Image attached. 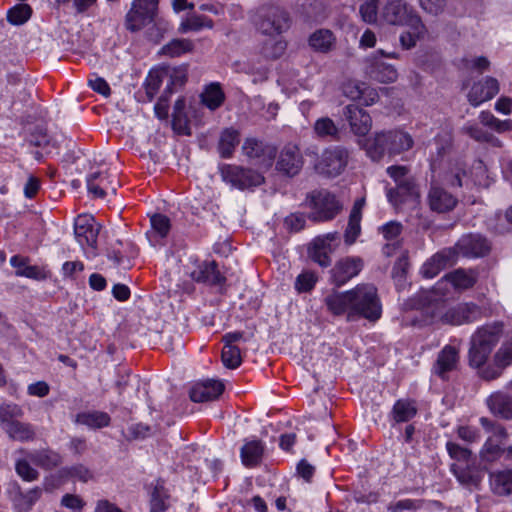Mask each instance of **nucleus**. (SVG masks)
Returning a JSON list of instances; mask_svg holds the SVG:
<instances>
[{
    "label": "nucleus",
    "mask_w": 512,
    "mask_h": 512,
    "mask_svg": "<svg viewBox=\"0 0 512 512\" xmlns=\"http://www.w3.org/2000/svg\"><path fill=\"white\" fill-rule=\"evenodd\" d=\"M501 334L502 326L493 324L478 328L471 337L469 364L480 369L479 375L484 380L491 381L499 378L503 371L512 365V334L504 338L492 357V363L487 364Z\"/></svg>",
    "instance_id": "nucleus-1"
},
{
    "label": "nucleus",
    "mask_w": 512,
    "mask_h": 512,
    "mask_svg": "<svg viewBox=\"0 0 512 512\" xmlns=\"http://www.w3.org/2000/svg\"><path fill=\"white\" fill-rule=\"evenodd\" d=\"M324 305L333 316H343L347 321L360 318L375 322L382 315V305L377 288L368 283H361L350 290L331 291L324 297Z\"/></svg>",
    "instance_id": "nucleus-2"
},
{
    "label": "nucleus",
    "mask_w": 512,
    "mask_h": 512,
    "mask_svg": "<svg viewBox=\"0 0 512 512\" xmlns=\"http://www.w3.org/2000/svg\"><path fill=\"white\" fill-rule=\"evenodd\" d=\"M358 144L371 160L380 161L386 154L395 156L410 150L414 145V139L407 131L393 129L359 139Z\"/></svg>",
    "instance_id": "nucleus-3"
},
{
    "label": "nucleus",
    "mask_w": 512,
    "mask_h": 512,
    "mask_svg": "<svg viewBox=\"0 0 512 512\" xmlns=\"http://www.w3.org/2000/svg\"><path fill=\"white\" fill-rule=\"evenodd\" d=\"M386 172L396 183V188L387 190L388 201L397 209L406 202L417 204L420 194L409 169L403 165H393Z\"/></svg>",
    "instance_id": "nucleus-4"
},
{
    "label": "nucleus",
    "mask_w": 512,
    "mask_h": 512,
    "mask_svg": "<svg viewBox=\"0 0 512 512\" xmlns=\"http://www.w3.org/2000/svg\"><path fill=\"white\" fill-rule=\"evenodd\" d=\"M219 174L224 183L238 190L253 189L264 182L261 173L237 164L219 165Z\"/></svg>",
    "instance_id": "nucleus-5"
},
{
    "label": "nucleus",
    "mask_w": 512,
    "mask_h": 512,
    "mask_svg": "<svg viewBox=\"0 0 512 512\" xmlns=\"http://www.w3.org/2000/svg\"><path fill=\"white\" fill-rule=\"evenodd\" d=\"M291 26L289 14L277 6L263 7L259 10L256 22L257 30L264 36H281Z\"/></svg>",
    "instance_id": "nucleus-6"
},
{
    "label": "nucleus",
    "mask_w": 512,
    "mask_h": 512,
    "mask_svg": "<svg viewBox=\"0 0 512 512\" xmlns=\"http://www.w3.org/2000/svg\"><path fill=\"white\" fill-rule=\"evenodd\" d=\"M481 309L473 303H459L454 306H441L433 315V321L448 325H462L478 320Z\"/></svg>",
    "instance_id": "nucleus-7"
},
{
    "label": "nucleus",
    "mask_w": 512,
    "mask_h": 512,
    "mask_svg": "<svg viewBox=\"0 0 512 512\" xmlns=\"http://www.w3.org/2000/svg\"><path fill=\"white\" fill-rule=\"evenodd\" d=\"M100 225L90 214L79 215L74 223V235L88 258L96 256V246Z\"/></svg>",
    "instance_id": "nucleus-8"
},
{
    "label": "nucleus",
    "mask_w": 512,
    "mask_h": 512,
    "mask_svg": "<svg viewBox=\"0 0 512 512\" xmlns=\"http://www.w3.org/2000/svg\"><path fill=\"white\" fill-rule=\"evenodd\" d=\"M348 161L349 151L341 146H333L321 153L315 164V169L320 174L335 177L345 170Z\"/></svg>",
    "instance_id": "nucleus-9"
},
{
    "label": "nucleus",
    "mask_w": 512,
    "mask_h": 512,
    "mask_svg": "<svg viewBox=\"0 0 512 512\" xmlns=\"http://www.w3.org/2000/svg\"><path fill=\"white\" fill-rule=\"evenodd\" d=\"M242 154L259 167L270 168L276 156V147L254 137H247L242 146Z\"/></svg>",
    "instance_id": "nucleus-10"
},
{
    "label": "nucleus",
    "mask_w": 512,
    "mask_h": 512,
    "mask_svg": "<svg viewBox=\"0 0 512 512\" xmlns=\"http://www.w3.org/2000/svg\"><path fill=\"white\" fill-rule=\"evenodd\" d=\"M310 203L313 210L310 218L318 222L333 219L342 209V204L335 195L325 190L313 192Z\"/></svg>",
    "instance_id": "nucleus-11"
},
{
    "label": "nucleus",
    "mask_w": 512,
    "mask_h": 512,
    "mask_svg": "<svg viewBox=\"0 0 512 512\" xmlns=\"http://www.w3.org/2000/svg\"><path fill=\"white\" fill-rule=\"evenodd\" d=\"M159 0H133L131 9L126 15V27L130 31H138L150 23L157 12Z\"/></svg>",
    "instance_id": "nucleus-12"
},
{
    "label": "nucleus",
    "mask_w": 512,
    "mask_h": 512,
    "mask_svg": "<svg viewBox=\"0 0 512 512\" xmlns=\"http://www.w3.org/2000/svg\"><path fill=\"white\" fill-rule=\"evenodd\" d=\"M86 183L88 192L96 198H104L109 193L116 194L120 185L116 175L110 174L108 170H98L89 173Z\"/></svg>",
    "instance_id": "nucleus-13"
},
{
    "label": "nucleus",
    "mask_w": 512,
    "mask_h": 512,
    "mask_svg": "<svg viewBox=\"0 0 512 512\" xmlns=\"http://www.w3.org/2000/svg\"><path fill=\"white\" fill-rule=\"evenodd\" d=\"M362 268L363 260L360 257L341 258L330 270V280L335 286L341 287L356 277Z\"/></svg>",
    "instance_id": "nucleus-14"
},
{
    "label": "nucleus",
    "mask_w": 512,
    "mask_h": 512,
    "mask_svg": "<svg viewBox=\"0 0 512 512\" xmlns=\"http://www.w3.org/2000/svg\"><path fill=\"white\" fill-rule=\"evenodd\" d=\"M303 166V157L298 146L287 144L281 150L276 169L287 176L297 175Z\"/></svg>",
    "instance_id": "nucleus-15"
},
{
    "label": "nucleus",
    "mask_w": 512,
    "mask_h": 512,
    "mask_svg": "<svg viewBox=\"0 0 512 512\" xmlns=\"http://www.w3.org/2000/svg\"><path fill=\"white\" fill-rule=\"evenodd\" d=\"M456 257L462 255L465 257H481L488 253L490 246L485 238L477 234H468L462 236L454 247Z\"/></svg>",
    "instance_id": "nucleus-16"
},
{
    "label": "nucleus",
    "mask_w": 512,
    "mask_h": 512,
    "mask_svg": "<svg viewBox=\"0 0 512 512\" xmlns=\"http://www.w3.org/2000/svg\"><path fill=\"white\" fill-rule=\"evenodd\" d=\"M382 17L389 24L406 26L413 17L419 15L401 0H392L385 5Z\"/></svg>",
    "instance_id": "nucleus-17"
},
{
    "label": "nucleus",
    "mask_w": 512,
    "mask_h": 512,
    "mask_svg": "<svg viewBox=\"0 0 512 512\" xmlns=\"http://www.w3.org/2000/svg\"><path fill=\"white\" fill-rule=\"evenodd\" d=\"M189 274L198 283L221 285L225 281L215 261H195Z\"/></svg>",
    "instance_id": "nucleus-18"
},
{
    "label": "nucleus",
    "mask_w": 512,
    "mask_h": 512,
    "mask_svg": "<svg viewBox=\"0 0 512 512\" xmlns=\"http://www.w3.org/2000/svg\"><path fill=\"white\" fill-rule=\"evenodd\" d=\"M427 201L430 209L437 213H447L457 204L456 197L435 182L431 184Z\"/></svg>",
    "instance_id": "nucleus-19"
},
{
    "label": "nucleus",
    "mask_w": 512,
    "mask_h": 512,
    "mask_svg": "<svg viewBox=\"0 0 512 512\" xmlns=\"http://www.w3.org/2000/svg\"><path fill=\"white\" fill-rule=\"evenodd\" d=\"M344 115L348 121L351 131L363 138L368 134L372 127V119L370 115L362 108L350 104L344 109Z\"/></svg>",
    "instance_id": "nucleus-20"
},
{
    "label": "nucleus",
    "mask_w": 512,
    "mask_h": 512,
    "mask_svg": "<svg viewBox=\"0 0 512 512\" xmlns=\"http://www.w3.org/2000/svg\"><path fill=\"white\" fill-rule=\"evenodd\" d=\"M499 92V83L493 77H486L473 84L467 94L468 101L473 106L492 99Z\"/></svg>",
    "instance_id": "nucleus-21"
},
{
    "label": "nucleus",
    "mask_w": 512,
    "mask_h": 512,
    "mask_svg": "<svg viewBox=\"0 0 512 512\" xmlns=\"http://www.w3.org/2000/svg\"><path fill=\"white\" fill-rule=\"evenodd\" d=\"M224 391V384L219 380L207 379L195 383L190 390V399L193 402L214 401Z\"/></svg>",
    "instance_id": "nucleus-22"
},
{
    "label": "nucleus",
    "mask_w": 512,
    "mask_h": 512,
    "mask_svg": "<svg viewBox=\"0 0 512 512\" xmlns=\"http://www.w3.org/2000/svg\"><path fill=\"white\" fill-rule=\"evenodd\" d=\"M456 261V252L454 249H443L433 255L429 260H427L422 268L421 274L423 277L431 279L437 276L441 270L446 268L447 266H451Z\"/></svg>",
    "instance_id": "nucleus-23"
},
{
    "label": "nucleus",
    "mask_w": 512,
    "mask_h": 512,
    "mask_svg": "<svg viewBox=\"0 0 512 512\" xmlns=\"http://www.w3.org/2000/svg\"><path fill=\"white\" fill-rule=\"evenodd\" d=\"M366 74L373 80L381 83L394 82L398 73L391 64L379 61L376 55H372L367 59Z\"/></svg>",
    "instance_id": "nucleus-24"
},
{
    "label": "nucleus",
    "mask_w": 512,
    "mask_h": 512,
    "mask_svg": "<svg viewBox=\"0 0 512 512\" xmlns=\"http://www.w3.org/2000/svg\"><path fill=\"white\" fill-rule=\"evenodd\" d=\"M459 361L458 351L455 347L445 346L438 354L433 367V372L442 379L447 378V374L457 368Z\"/></svg>",
    "instance_id": "nucleus-25"
},
{
    "label": "nucleus",
    "mask_w": 512,
    "mask_h": 512,
    "mask_svg": "<svg viewBox=\"0 0 512 512\" xmlns=\"http://www.w3.org/2000/svg\"><path fill=\"white\" fill-rule=\"evenodd\" d=\"M491 413L506 420L512 419V396L498 391L491 394L487 400Z\"/></svg>",
    "instance_id": "nucleus-26"
},
{
    "label": "nucleus",
    "mask_w": 512,
    "mask_h": 512,
    "mask_svg": "<svg viewBox=\"0 0 512 512\" xmlns=\"http://www.w3.org/2000/svg\"><path fill=\"white\" fill-rule=\"evenodd\" d=\"M365 201L364 199H358L350 212L348 225L345 230L344 238L345 243L347 245L353 244L357 237L361 233V218H362V210L364 207Z\"/></svg>",
    "instance_id": "nucleus-27"
},
{
    "label": "nucleus",
    "mask_w": 512,
    "mask_h": 512,
    "mask_svg": "<svg viewBox=\"0 0 512 512\" xmlns=\"http://www.w3.org/2000/svg\"><path fill=\"white\" fill-rule=\"evenodd\" d=\"M490 487L498 496L512 494V469L497 470L490 473Z\"/></svg>",
    "instance_id": "nucleus-28"
},
{
    "label": "nucleus",
    "mask_w": 512,
    "mask_h": 512,
    "mask_svg": "<svg viewBox=\"0 0 512 512\" xmlns=\"http://www.w3.org/2000/svg\"><path fill=\"white\" fill-rule=\"evenodd\" d=\"M406 27L408 30L400 35V43L404 49H411L418 40L424 38L427 30L420 17H413Z\"/></svg>",
    "instance_id": "nucleus-29"
},
{
    "label": "nucleus",
    "mask_w": 512,
    "mask_h": 512,
    "mask_svg": "<svg viewBox=\"0 0 512 512\" xmlns=\"http://www.w3.org/2000/svg\"><path fill=\"white\" fill-rule=\"evenodd\" d=\"M239 142L240 133L237 129L230 127L222 130L217 145L220 157L225 159L231 158Z\"/></svg>",
    "instance_id": "nucleus-30"
},
{
    "label": "nucleus",
    "mask_w": 512,
    "mask_h": 512,
    "mask_svg": "<svg viewBox=\"0 0 512 512\" xmlns=\"http://www.w3.org/2000/svg\"><path fill=\"white\" fill-rule=\"evenodd\" d=\"M110 416L102 411H88L78 413L75 417V423L85 425L91 429H100L109 426Z\"/></svg>",
    "instance_id": "nucleus-31"
},
{
    "label": "nucleus",
    "mask_w": 512,
    "mask_h": 512,
    "mask_svg": "<svg viewBox=\"0 0 512 512\" xmlns=\"http://www.w3.org/2000/svg\"><path fill=\"white\" fill-rule=\"evenodd\" d=\"M42 489L34 487L27 492L18 491L13 497V506L16 512H29L40 499Z\"/></svg>",
    "instance_id": "nucleus-32"
},
{
    "label": "nucleus",
    "mask_w": 512,
    "mask_h": 512,
    "mask_svg": "<svg viewBox=\"0 0 512 512\" xmlns=\"http://www.w3.org/2000/svg\"><path fill=\"white\" fill-rule=\"evenodd\" d=\"M286 48L287 42L282 36H272L261 44L260 54L266 59L275 60L285 53Z\"/></svg>",
    "instance_id": "nucleus-33"
},
{
    "label": "nucleus",
    "mask_w": 512,
    "mask_h": 512,
    "mask_svg": "<svg viewBox=\"0 0 512 512\" xmlns=\"http://www.w3.org/2000/svg\"><path fill=\"white\" fill-rule=\"evenodd\" d=\"M417 414V407L414 401L399 399L393 405L391 417L396 423L408 422Z\"/></svg>",
    "instance_id": "nucleus-34"
},
{
    "label": "nucleus",
    "mask_w": 512,
    "mask_h": 512,
    "mask_svg": "<svg viewBox=\"0 0 512 512\" xmlns=\"http://www.w3.org/2000/svg\"><path fill=\"white\" fill-rule=\"evenodd\" d=\"M442 282L450 283L455 289L464 290L472 287L476 282V276L472 271L458 269L445 275Z\"/></svg>",
    "instance_id": "nucleus-35"
},
{
    "label": "nucleus",
    "mask_w": 512,
    "mask_h": 512,
    "mask_svg": "<svg viewBox=\"0 0 512 512\" xmlns=\"http://www.w3.org/2000/svg\"><path fill=\"white\" fill-rule=\"evenodd\" d=\"M4 431L9 438L15 441L26 442L35 438L34 427L30 423L16 421L5 427Z\"/></svg>",
    "instance_id": "nucleus-36"
},
{
    "label": "nucleus",
    "mask_w": 512,
    "mask_h": 512,
    "mask_svg": "<svg viewBox=\"0 0 512 512\" xmlns=\"http://www.w3.org/2000/svg\"><path fill=\"white\" fill-rule=\"evenodd\" d=\"M313 131L321 139L336 140L339 136L338 126L329 117L318 118L313 125Z\"/></svg>",
    "instance_id": "nucleus-37"
},
{
    "label": "nucleus",
    "mask_w": 512,
    "mask_h": 512,
    "mask_svg": "<svg viewBox=\"0 0 512 512\" xmlns=\"http://www.w3.org/2000/svg\"><path fill=\"white\" fill-rule=\"evenodd\" d=\"M193 49L194 44L191 40L176 38L165 44L159 53L161 55L173 58L191 52Z\"/></svg>",
    "instance_id": "nucleus-38"
},
{
    "label": "nucleus",
    "mask_w": 512,
    "mask_h": 512,
    "mask_svg": "<svg viewBox=\"0 0 512 512\" xmlns=\"http://www.w3.org/2000/svg\"><path fill=\"white\" fill-rule=\"evenodd\" d=\"M335 42L333 33L327 29H319L315 31L309 38L310 46L320 52H328L331 50Z\"/></svg>",
    "instance_id": "nucleus-39"
},
{
    "label": "nucleus",
    "mask_w": 512,
    "mask_h": 512,
    "mask_svg": "<svg viewBox=\"0 0 512 512\" xmlns=\"http://www.w3.org/2000/svg\"><path fill=\"white\" fill-rule=\"evenodd\" d=\"M204 28L212 29L213 21L212 19L204 16L193 14L184 19L178 28L180 33H187L189 31H200Z\"/></svg>",
    "instance_id": "nucleus-40"
},
{
    "label": "nucleus",
    "mask_w": 512,
    "mask_h": 512,
    "mask_svg": "<svg viewBox=\"0 0 512 512\" xmlns=\"http://www.w3.org/2000/svg\"><path fill=\"white\" fill-rule=\"evenodd\" d=\"M224 93L219 84L212 83L201 94L202 103L210 110L220 107L224 101Z\"/></svg>",
    "instance_id": "nucleus-41"
},
{
    "label": "nucleus",
    "mask_w": 512,
    "mask_h": 512,
    "mask_svg": "<svg viewBox=\"0 0 512 512\" xmlns=\"http://www.w3.org/2000/svg\"><path fill=\"white\" fill-rule=\"evenodd\" d=\"M263 446L260 441L247 442L241 449V459L245 466L256 465L262 457Z\"/></svg>",
    "instance_id": "nucleus-42"
},
{
    "label": "nucleus",
    "mask_w": 512,
    "mask_h": 512,
    "mask_svg": "<svg viewBox=\"0 0 512 512\" xmlns=\"http://www.w3.org/2000/svg\"><path fill=\"white\" fill-rule=\"evenodd\" d=\"M31 462L35 465L45 469H51L58 466L61 462V457L58 453L50 450H42L28 454Z\"/></svg>",
    "instance_id": "nucleus-43"
},
{
    "label": "nucleus",
    "mask_w": 512,
    "mask_h": 512,
    "mask_svg": "<svg viewBox=\"0 0 512 512\" xmlns=\"http://www.w3.org/2000/svg\"><path fill=\"white\" fill-rule=\"evenodd\" d=\"M24 411L21 406L15 403H3L0 405V427L4 430L9 424L18 421L23 417Z\"/></svg>",
    "instance_id": "nucleus-44"
},
{
    "label": "nucleus",
    "mask_w": 512,
    "mask_h": 512,
    "mask_svg": "<svg viewBox=\"0 0 512 512\" xmlns=\"http://www.w3.org/2000/svg\"><path fill=\"white\" fill-rule=\"evenodd\" d=\"M452 133L449 130H443L438 133L430 144L431 154L435 153L437 158L446 155L452 147Z\"/></svg>",
    "instance_id": "nucleus-45"
},
{
    "label": "nucleus",
    "mask_w": 512,
    "mask_h": 512,
    "mask_svg": "<svg viewBox=\"0 0 512 512\" xmlns=\"http://www.w3.org/2000/svg\"><path fill=\"white\" fill-rule=\"evenodd\" d=\"M150 222L151 231L148 234L150 237L163 239L168 235L171 223L166 215L154 214L151 216Z\"/></svg>",
    "instance_id": "nucleus-46"
},
{
    "label": "nucleus",
    "mask_w": 512,
    "mask_h": 512,
    "mask_svg": "<svg viewBox=\"0 0 512 512\" xmlns=\"http://www.w3.org/2000/svg\"><path fill=\"white\" fill-rule=\"evenodd\" d=\"M451 471L453 472L454 476L457 478V480L465 486L471 487V486H478L481 477L474 472H472L467 467H461L456 464L451 466Z\"/></svg>",
    "instance_id": "nucleus-47"
},
{
    "label": "nucleus",
    "mask_w": 512,
    "mask_h": 512,
    "mask_svg": "<svg viewBox=\"0 0 512 512\" xmlns=\"http://www.w3.org/2000/svg\"><path fill=\"white\" fill-rule=\"evenodd\" d=\"M221 360L226 368L236 369L242 362L240 349L235 345H224Z\"/></svg>",
    "instance_id": "nucleus-48"
},
{
    "label": "nucleus",
    "mask_w": 512,
    "mask_h": 512,
    "mask_svg": "<svg viewBox=\"0 0 512 512\" xmlns=\"http://www.w3.org/2000/svg\"><path fill=\"white\" fill-rule=\"evenodd\" d=\"M32 10L27 4H18L7 13L8 21L13 25H22L31 17Z\"/></svg>",
    "instance_id": "nucleus-49"
},
{
    "label": "nucleus",
    "mask_w": 512,
    "mask_h": 512,
    "mask_svg": "<svg viewBox=\"0 0 512 512\" xmlns=\"http://www.w3.org/2000/svg\"><path fill=\"white\" fill-rule=\"evenodd\" d=\"M29 460V457L18 459L15 463V470L21 479L32 482L38 479L39 473L30 465Z\"/></svg>",
    "instance_id": "nucleus-50"
},
{
    "label": "nucleus",
    "mask_w": 512,
    "mask_h": 512,
    "mask_svg": "<svg viewBox=\"0 0 512 512\" xmlns=\"http://www.w3.org/2000/svg\"><path fill=\"white\" fill-rule=\"evenodd\" d=\"M359 13L364 22L375 23L378 15V0H364L359 7Z\"/></svg>",
    "instance_id": "nucleus-51"
},
{
    "label": "nucleus",
    "mask_w": 512,
    "mask_h": 512,
    "mask_svg": "<svg viewBox=\"0 0 512 512\" xmlns=\"http://www.w3.org/2000/svg\"><path fill=\"white\" fill-rule=\"evenodd\" d=\"M337 241H339V234L337 232H332L316 237L312 241V244H314L317 249L325 250L331 254L337 246Z\"/></svg>",
    "instance_id": "nucleus-52"
},
{
    "label": "nucleus",
    "mask_w": 512,
    "mask_h": 512,
    "mask_svg": "<svg viewBox=\"0 0 512 512\" xmlns=\"http://www.w3.org/2000/svg\"><path fill=\"white\" fill-rule=\"evenodd\" d=\"M317 283V276L310 271L299 274L295 280V289L299 293L311 291Z\"/></svg>",
    "instance_id": "nucleus-53"
},
{
    "label": "nucleus",
    "mask_w": 512,
    "mask_h": 512,
    "mask_svg": "<svg viewBox=\"0 0 512 512\" xmlns=\"http://www.w3.org/2000/svg\"><path fill=\"white\" fill-rule=\"evenodd\" d=\"M63 476L70 477L72 479L88 482L92 478V473L88 468L83 465H74L61 470Z\"/></svg>",
    "instance_id": "nucleus-54"
},
{
    "label": "nucleus",
    "mask_w": 512,
    "mask_h": 512,
    "mask_svg": "<svg viewBox=\"0 0 512 512\" xmlns=\"http://www.w3.org/2000/svg\"><path fill=\"white\" fill-rule=\"evenodd\" d=\"M365 83L357 80H348L342 85L343 94L351 99L358 100L363 97Z\"/></svg>",
    "instance_id": "nucleus-55"
},
{
    "label": "nucleus",
    "mask_w": 512,
    "mask_h": 512,
    "mask_svg": "<svg viewBox=\"0 0 512 512\" xmlns=\"http://www.w3.org/2000/svg\"><path fill=\"white\" fill-rule=\"evenodd\" d=\"M468 178L469 177L467 176L463 165L460 163H457L455 167L451 169L450 172L445 176V180L448 184L459 187H461L464 183H467Z\"/></svg>",
    "instance_id": "nucleus-56"
},
{
    "label": "nucleus",
    "mask_w": 512,
    "mask_h": 512,
    "mask_svg": "<svg viewBox=\"0 0 512 512\" xmlns=\"http://www.w3.org/2000/svg\"><path fill=\"white\" fill-rule=\"evenodd\" d=\"M481 456L485 461L493 462L503 456V448L498 444H494L492 439H488L484 444Z\"/></svg>",
    "instance_id": "nucleus-57"
},
{
    "label": "nucleus",
    "mask_w": 512,
    "mask_h": 512,
    "mask_svg": "<svg viewBox=\"0 0 512 512\" xmlns=\"http://www.w3.org/2000/svg\"><path fill=\"white\" fill-rule=\"evenodd\" d=\"M61 506L73 511V512H81L85 507V501L76 494H65L61 498Z\"/></svg>",
    "instance_id": "nucleus-58"
},
{
    "label": "nucleus",
    "mask_w": 512,
    "mask_h": 512,
    "mask_svg": "<svg viewBox=\"0 0 512 512\" xmlns=\"http://www.w3.org/2000/svg\"><path fill=\"white\" fill-rule=\"evenodd\" d=\"M167 496L162 488L156 487L151 496V512H162L167 508Z\"/></svg>",
    "instance_id": "nucleus-59"
},
{
    "label": "nucleus",
    "mask_w": 512,
    "mask_h": 512,
    "mask_svg": "<svg viewBox=\"0 0 512 512\" xmlns=\"http://www.w3.org/2000/svg\"><path fill=\"white\" fill-rule=\"evenodd\" d=\"M309 257L321 267H327L331 263L330 254L322 249H317L314 244L308 248Z\"/></svg>",
    "instance_id": "nucleus-60"
},
{
    "label": "nucleus",
    "mask_w": 512,
    "mask_h": 512,
    "mask_svg": "<svg viewBox=\"0 0 512 512\" xmlns=\"http://www.w3.org/2000/svg\"><path fill=\"white\" fill-rule=\"evenodd\" d=\"M446 449L450 457L458 461H468L471 456L469 449L461 447L454 442H447Z\"/></svg>",
    "instance_id": "nucleus-61"
},
{
    "label": "nucleus",
    "mask_w": 512,
    "mask_h": 512,
    "mask_svg": "<svg viewBox=\"0 0 512 512\" xmlns=\"http://www.w3.org/2000/svg\"><path fill=\"white\" fill-rule=\"evenodd\" d=\"M419 4L425 12L439 15L445 10L447 0H419Z\"/></svg>",
    "instance_id": "nucleus-62"
},
{
    "label": "nucleus",
    "mask_w": 512,
    "mask_h": 512,
    "mask_svg": "<svg viewBox=\"0 0 512 512\" xmlns=\"http://www.w3.org/2000/svg\"><path fill=\"white\" fill-rule=\"evenodd\" d=\"M164 73L150 72L146 79V93L152 98L159 90L162 84Z\"/></svg>",
    "instance_id": "nucleus-63"
},
{
    "label": "nucleus",
    "mask_w": 512,
    "mask_h": 512,
    "mask_svg": "<svg viewBox=\"0 0 512 512\" xmlns=\"http://www.w3.org/2000/svg\"><path fill=\"white\" fill-rule=\"evenodd\" d=\"M16 275L35 280H42L46 278L45 271L36 265H27L20 270H16Z\"/></svg>",
    "instance_id": "nucleus-64"
}]
</instances>
